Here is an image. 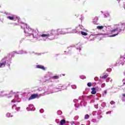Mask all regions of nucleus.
Wrapping results in <instances>:
<instances>
[{
	"mask_svg": "<svg viewBox=\"0 0 125 125\" xmlns=\"http://www.w3.org/2000/svg\"><path fill=\"white\" fill-rule=\"evenodd\" d=\"M21 29H24V32L25 34H28L29 36L33 35V33H30L31 31H33V30L30 28L27 27V24L22 23L21 25Z\"/></svg>",
	"mask_w": 125,
	"mask_h": 125,
	"instance_id": "f257e3e1",
	"label": "nucleus"
},
{
	"mask_svg": "<svg viewBox=\"0 0 125 125\" xmlns=\"http://www.w3.org/2000/svg\"><path fill=\"white\" fill-rule=\"evenodd\" d=\"M39 97V95L38 94H34L31 95V96L28 98V100H32V99H36Z\"/></svg>",
	"mask_w": 125,
	"mask_h": 125,
	"instance_id": "f03ea898",
	"label": "nucleus"
},
{
	"mask_svg": "<svg viewBox=\"0 0 125 125\" xmlns=\"http://www.w3.org/2000/svg\"><path fill=\"white\" fill-rule=\"evenodd\" d=\"M6 59V58H4L1 60V62H2V63H0V68H1L2 66L5 67V65H6V61L5 60Z\"/></svg>",
	"mask_w": 125,
	"mask_h": 125,
	"instance_id": "7ed1b4c3",
	"label": "nucleus"
},
{
	"mask_svg": "<svg viewBox=\"0 0 125 125\" xmlns=\"http://www.w3.org/2000/svg\"><path fill=\"white\" fill-rule=\"evenodd\" d=\"M7 18V19H9V20H14V21H16V20L18 19V17H11V16H8Z\"/></svg>",
	"mask_w": 125,
	"mask_h": 125,
	"instance_id": "20e7f679",
	"label": "nucleus"
},
{
	"mask_svg": "<svg viewBox=\"0 0 125 125\" xmlns=\"http://www.w3.org/2000/svg\"><path fill=\"white\" fill-rule=\"evenodd\" d=\"M36 68H37L38 69H42V70H43V71H45V67H44V66L42 65H37L36 66Z\"/></svg>",
	"mask_w": 125,
	"mask_h": 125,
	"instance_id": "39448f33",
	"label": "nucleus"
},
{
	"mask_svg": "<svg viewBox=\"0 0 125 125\" xmlns=\"http://www.w3.org/2000/svg\"><path fill=\"white\" fill-rule=\"evenodd\" d=\"M51 35L53 36H57V31H56V30H52L51 31Z\"/></svg>",
	"mask_w": 125,
	"mask_h": 125,
	"instance_id": "423d86ee",
	"label": "nucleus"
},
{
	"mask_svg": "<svg viewBox=\"0 0 125 125\" xmlns=\"http://www.w3.org/2000/svg\"><path fill=\"white\" fill-rule=\"evenodd\" d=\"M109 77V75L108 74H105L103 76H100V79H103V80H105V79H106V78H108Z\"/></svg>",
	"mask_w": 125,
	"mask_h": 125,
	"instance_id": "0eeeda50",
	"label": "nucleus"
},
{
	"mask_svg": "<svg viewBox=\"0 0 125 125\" xmlns=\"http://www.w3.org/2000/svg\"><path fill=\"white\" fill-rule=\"evenodd\" d=\"M57 32V36H58L59 35H61V34H62V29H59L56 30Z\"/></svg>",
	"mask_w": 125,
	"mask_h": 125,
	"instance_id": "6e6552de",
	"label": "nucleus"
},
{
	"mask_svg": "<svg viewBox=\"0 0 125 125\" xmlns=\"http://www.w3.org/2000/svg\"><path fill=\"white\" fill-rule=\"evenodd\" d=\"M92 91L91 92V94H96V88L93 87L91 88Z\"/></svg>",
	"mask_w": 125,
	"mask_h": 125,
	"instance_id": "1a4fd4ad",
	"label": "nucleus"
},
{
	"mask_svg": "<svg viewBox=\"0 0 125 125\" xmlns=\"http://www.w3.org/2000/svg\"><path fill=\"white\" fill-rule=\"evenodd\" d=\"M41 37L42 38H48L49 37H50V35L49 34H43L41 35Z\"/></svg>",
	"mask_w": 125,
	"mask_h": 125,
	"instance_id": "9d476101",
	"label": "nucleus"
},
{
	"mask_svg": "<svg viewBox=\"0 0 125 125\" xmlns=\"http://www.w3.org/2000/svg\"><path fill=\"white\" fill-rule=\"evenodd\" d=\"M60 124L61 125H65V124H66V120H65L64 119H62L61 121Z\"/></svg>",
	"mask_w": 125,
	"mask_h": 125,
	"instance_id": "9b49d317",
	"label": "nucleus"
},
{
	"mask_svg": "<svg viewBox=\"0 0 125 125\" xmlns=\"http://www.w3.org/2000/svg\"><path fill=\"white\" fill-rule=\"evenodd\" d=\"M97 29H99L100 30H102V29H104V26H98L97 27Z\"/></svg>",
	"mask_w": 125,
	"mask_h": 125,
	"instance_id": "f8f14e48",
	"label": "nucleus"
},
{
	"mask_svg": "<svg viewBox=\"0 0 125 125\" xmlns=\"http://www.w3.org/2000/svg\"><path fill=\"white\" fill-rule=\"evenodd\" d=\"M81 34L83 35V36H87V34L83 31H82Z\"/></svg>",
	"mask_w": 125,
	"mask_h": 125,
	"instance_id": "ddd939ff",
	"label": "nucleus"
},
{
	"mask_svg": "<svg viewBox=\"0 0 125 125\" xmlns=\"http://www.w3.org/2000/svg\"><path fill=\"white\" fill-rule=\"evenodd\" d=\"M53 79H54L55 80H58V79H59V76H53Z\"/></svg>",
	"mask_w": 125,
	"mask_h": 125,
	"instance_id": "4468645a",
	"label": "nucleus"
},
{
	"mask_svg": "<svg viewBox=\"0 0 125 125\" xmlns=\"http://www.w3.org/2000/svg\"><path fill=\"white\" fill-rule=\"evenodd\" d=\"M89 118V115H88V114H86L84 116V119L85 120H87V119Z\"/></svg>",
	"mask_w": 125,
	"mask_h": 125,
	"instance_id": "2eb2a0df",
	"label": "nucleus"
},
{
	"mask_svg": "<svg viewBox=\"0 0 125 125\" xmlns=\"http://www.w3.org/2000/svg\"><path fill=\"white\" fill-rule=\"evenodd\" d=\"M118 35H119V33H117V34H113L112 35H110L109 37L110 38H112V37H116V36H118Z\"/></svg>",
	"mask_w": 125,
	"mask_h": 125,
	"instance_id": "dca6fc26",
	"label": "nucleus"
},
{
	"mask_svg": "<svg viewBox=\"0 0 125 125\" xmlns=\"http://www.w3.org/2000/svg\"><path fill=\"white\" fill-rule=\"evenodd\" d=\"M87 85L89 87H90V86H91V85H92V83H88L87 84Z\"/></svg>",
	"mask_w": 125,
	"mask_h": 125,
	"instance_id": "f3484780",
	"label": "nucleus"
},
{
	"mask_svg": "<svg viewBox=\"0 0 125 125\" xmlns=\"http://www.w3.org/2000/svg\"><path fill=\"white\" fill-rule=\"evenodd\" d=\"M86 0H79L80 1H81L82 2H83V4H84V2H85V1Z\"/></svg>",
	"mask_w": 125,
	"mask_h": 125,
	"instance_id": "a211bd4d",
	"label": "nucleus"
},
{
	"mask_svg": "<svg viewBox=\"0 0 125 125\" xmlns=\"http://www.w3.org/2000/svg\"><path fill=\"white\" fill-rule=\"evenodd\" d=\"M116 31H118V28H115V29L111 30V32H112V33H113L114 32H116Z\"/></svg>",
	"mask_w": 125,
	"mask_h": 125,
	"instance_id": "6ab92c4d",
	"label": "nucleus"
},
{
	"mask_svg": "<svg viewBox=\"0 0 125 125\" xmlns=\"http://www.w3.org/2000/svg\"><path fill=\"white\" fill-rule=\"evenodd\" d=\"M76 29H73V31H71V33H76Z\"/></svg>",
	"mask_w": 125,
	"mask_h": 125,
	"instance_id": "aec40b11",
	"label": "nucleus"
},
{
	"mask_svg": "<svg viewBox=\"0 0 125 125\" xmlns=\"http://www.w3.org/2000/svg\"><path fill=\"white\" fill-rule=\"evenodd\" d=\"M14 107H16V104H14V105L12 106V109H13V108H14Z\"/></svg>",
	"mask_w": 125,
	"mask_h": 125,
	"instance_id": "412c9836",
	"label": "nucleus"
},
{
	"mask_svg": "<svg viewBox=\"0 0 125 125\" xmlns=\"http://www.w3.org/2000/svg\"><path fill=\"white\" fill-rule=\"evenodd\" d=\"M95 19H97V20H98V18L97 17H96L95 18Z\"/></svg>",
	"mask_w": 125,
	"mask_h": 125,
	"instance_id": "4be33fe9",
	"label": "nucleus"
},
{
	"mask_svg": "<svg viewBox=\"0 0 125 125\" xmlns=\"http://www.w3.org/2000/svg\"><path fill=\"white\" fill-rule=\"evenodd\" d=\"M104 92L106 94L107 93V91H104Z\"/></svg>",
	"mask_w": 125,
	"mask_h": 125,
	"instance_id": "5701e85b",
	"label": "nucleus"
},
{
	"mask_svg": "<svg viewBox=\"0 0 125 125\" xmlns=\"http://www.w3.org/2000/svg\"><path fill=\"white\" fill-rule=\"evenodd\" d=\"M123 96H124V97H125V94H123Z\"/></svg>",
	"mask_w": 125,
	"mask_h": 125,
	"instance_id": "b1692460",
	"label": "nucleus"
},
{
	"mask_svg": "<svg viewBox=\"0 0 125 125\" xmlns=\"http://www.w3.org/2000/svg\"><path fill=\"white\" fill-rule=\"evenodd\" d=\"M12 102H13V100L12 101Z\"/></svg>",
	"mask_w": 125,
	"mask_h": 125,
	"instance_id": "393cba45",
	"label": "nucleus"
},
{
	"mask_svg": "<svg viewBox=\"0 0 125 125\" xmlns=\"http://www.w3.org/2000/svg\"><path fill=\"white\" fill-rule=\"evenodd\" d=\"M9 66H10V64H9Z\"/></svg>",
	"mask_w": 125,
	"mask_h": 125,
	"instance_id": "a878e982",
	"label": "nucleus"
}]
</instances>
